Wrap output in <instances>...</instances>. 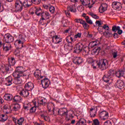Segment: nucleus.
I'll return each instance as SVG.
<instances>
[{"instance_id": "79ce46f5", "label": "nucleus", "mask_w": 125, "mask_h": 125, "mask_svg": "<svg viewBox=\"0 0 125 125\" xmlns=\"http://www.w3.org/2000/svg\"><path fill=\"white\" fill-rule=\"evenodd\" d=\"M88 14L90 15V16H91L93 18H94V19H98L99 18V17L97 16V15L91 12H89L88 13Z\"/></svg>"}, {"instance_id": "603ef678", "label": "nucleus", "mask_w": 125, "mask_h": 125, "mask_svg": "<svg viewBox=\"0 0 125 125\" xmlns=\"http://www.w3.org/2000/svg\"><path fill=\"white\" fill-rule=\"evenodd\" d=\"M23 108L25 110H30L31 108V105L30 104H28L27 105H24L23 106Z\"/></svg>"}, {"instance_id": "774afa93", "label": "nucleus", "mask_w": 125, "mask_h": 125, "mask_svg": "<svg viewBox=\"0 0 125 125\" xmlns=\"http://www.w3.org/2000/svg\"><path fill=\"white\" fill-rule=\"evenodd\" d=\"M80 24H82V25H83L84 24V23H85V21H84L83 20H80Z\"/></svg>"}, {"instance_id": "ea45409f", "label": "nucleus", "mask_w": 125, "mask_h": 125, "mask_svg": "<svg viewBox=\"0 0 125 125\" xmlns=\"http://www.w3.org/2000/svg\"><path fill=\"white\" fill-rule=\"evenodd\" d=\"M7 120V115H0V121L5 122Z\"/></svg>"}, {"instance_id": "a18cd8bd", "label": "nucleus", "mask_w": 125, "mask_h": 125, "mask_svg": "<svg viewBox=\"0 0 125 125\" xmlns=\"http://www.w3.org/2000/svg\"><path fill=\"white\" fill-rule=\"evenodd\" d=\"M35 13L38 16H40L42 14V9L41 8L36 9Z\"/></svg>"}, {"instance_id": "bb28decb", "label": "nucleus", "mask_w": 125, "mask_h": 125, "mask_svg": "<svg viewBox=\"0 0 125 125\" xmlns=\"http://www.w3.org/2000/svg\"><path fill=\"white\" fill-rule=\"evenodd\" d=\"M4 98L5 100L10 101V100H12V99L13 98V96H12V94H6L4 96Z\"/></svg>"}, {"instance_id": "4468645a", "label": "nucleus", "mask_w": 125, "mask_h": 125, "mask_svg": "<svg viewBox=\"0 0 125 125\" xmlns=\"http://www.w3.org/2000/svg\"><path fill=\"white\" fill-rule=\"evenodd\" d=\"M58 115L60 116H67L68 115V110L66 108H62L60 109H58Z\"/></svg>"}, {"instance_id": "20e7f679", "label": "nucleus", "mask_w": 125, "mask_h": 125, "mask_svg": "<svg viewBox=\"0 0 125 125\" xmlns=\"http://www.w3.org/2000/svg\"><path fill=\"white\" fill-rule=\"evenodd\" d=\"M106 64H107V60H101L97 63V66L99 67V68H100V69H101L102 71H104V70H106V69H107Z\"/></svg>"}, {"instance_id": "f8f14e48", "label": "nucleus", "mask_w": 125, "mask_h": 125, "mask_svg": "<svg viewBox=\"0 0 125 125\" xmlns=\"http://www.w3.org/2000/svg\"><path fill=\"white\" fill-rule=\"evenodd\" d=\"M109 113L106 111H103L99 113V117L102 118V120L105 121L109 118Z\"/></svg>"}, {"instance_id": "6e6552de", "label": "nucleus", "mask_w": 125, "mask_h": 125, "mask_svg": "<svg viewBox=\"0 0 125 125\" xmlns=\"http://www.w3.org/2000/svg\"><path fill=\"white\" fill-rule=\"evenodd\" d=\"M112 6L113 8L116 9V10H121L122 7V3L118 1L113 2L112 3Z\"/></svg>"}, {"instance_id": "4be33fe9", "label": "nucleus", "mask_w": 125, "mask_h": 125, "mask_svg": "<svg viewBox=\"0 0 125 125\" xmlns=\"http://www.w3.org/2000/svg\"><path fill=\"white\" fill-rule=\"evenodd\" d=\"M103 30H105V31H109V26H108L107 24H104L103 26H99L98 28V30L99 32H103Z\"/></svg>"}, {"instance_id": "7c9ffc66", "label": "nucleus", "mask_w": 125, "mask_h": 125, "mask_svg": "<svg viewBox=\"0 0 125 125\" xmlns=\"http://www.w3.org/2000/svg\"><path fill=\"white\" fill-rule=\"evenodd\" d=\"M85 123H86V121L85 119L81 118L77 122L76 125H86L84 124Z\"/></svg>"}, {"instance_id": "a878e982", "label": "nucleus", "mask_w": 125, "mask_h": 125, "mask_svg": "<svg viewBox=\"0 0 125 125\" xmlns=\"http://www.w3.org/2000/svg\"><path fill=\"white\" fill-rule=\"evenodd\" d=\"M9 64L11 66H14V65H15V63H16V62L15 61V59L13 57H11L8 59Z\"/></svg>"}, {"instance_id": "cd10ccee", "label": "nucleus", "mask_w": 125, "mask_h": 125, "mask_svg": "<svg viewBox=\"0 0 125 125\" xmlns=\"http://www.w3.org/2000/svg\"><path fill=\"white\" fill-rule=\"evenodd\" d=\"M99 43V41H93L89 43V47H94V46H96L98 45Z\"/></svg>"}, {"instance_id": "c85d7f7f", "label": "nucleus", "mask_w": 125, "mask_h": 125, "mask_svg": "<svg viewBox=\"0 0 125 125\" xmlns=\"http://www.w3.org/2000/svg\"><path fill=\"white\" fill-rule=\"evenodd\" d=\"M41 116L42 119H43V120H44V121L46 122H50V118H49V117L45 114V113L41 114Z\"/></svg>"}, {"instance_id": "6ab92c4d", "label": "nucleus", "mask_w": 125, "mask_h": 125, "mask_svg": "<svg viewBox=\"0 0 125 125\" xmlns=\"http://www.w3.org/2000/svg\"><path fill=\"white\" fill-rule=\"evenodd\" d=\"M20 94L23 97H28L29 96V94H30V92H29V90L25 89V90H22L20 92Z\"/></svg>"}, {"instance_id": "6e6d98bb", "label": "nucleus", "mask_w": 125, "mask_h": 125, "mask_svg": "<svg viewBox=\"0 0 125 125\" xmlns=\"http://www.w3.org/2000/svg\"><path fill=\"white\" fill-rule=\"evenodd\" d=\"M58 110H60L59 108H53V114H56L58 115Z\"/></svg>"}, {"instance_id": "680f3d73", "label": "nucleus", "mask_w": 125, "mask_h": 125, "mask_svg": "<svg viewBox=\"0 0 125 125\" xmlns=\"http://www.w3.org/2000/svg\"><path fill=\"white\" fill-rule=\"evenodd\" d=\"M51 45L52 47V48L55 49V48H58V45H57L55 43H52L51 44Z\"/></svg>"}, {"instance_id": "1a4fd4ad", "label": "nucleus", "mask_w": 125, "mask_h": 125, "mask_svg": "<svg viewBox=\"0 0 125 125\" xmlns=\"http://www.w3.org/2000/svg\"><path fill=\"white\" fill-rule=\"evenodd\" d=\"M41 83L43 88H47V87L49 86L50 81L48 79L45 78L42 80H41Z\"/></svg>"}, {"instance_id": "f3484780", "label": "nucleus", "mask_w": 125, "mask_h": 125, "mask_svg": "<svg viewBox=\"0 0 125 125\" xmlns=\"http://www.w3.org/2000/svg\"><path fill=\"white\" fill-rule=\"evenodd\" d=\"M3 112L5 113V114H10V113H11V106L9 104H6L3 107Z\"/></svg>"}, {"instance_id": "39448f33", "label": "nucleus", "mask_w": 125, "mask_h": 125, "mask_svg": "<svg viewBox=\"0 0 125 125\" xmlns=\"http://www.w3.org/2000/svg\"><path fill=\"white\" fill-rule=\"evenodd\" d=\"M14 41V38L10 34H6L4 36L3 42L7 43H10Z\"/></svg>"}, {"instance_id": "4d7b16f0", "label": "nucleus", "mask_w": 125, "mask_h": 125, "mask_svg": "<svg viewBox=\"0 0 125 125\" xmlns=\"http://www.w3.org/2000/svg\"><path fill=\"white\" fill-rule=\"evenodd\" d=\"M96 25L98 26V27H100L101 25H102V23H101V21H96Z\"/></svg>"}, {"instance_id": "f03ea898", "label": "nucleus", "mask_w": 125, "mask_h": 125, "mask_svg": "<svg viewBox=\"0 0 125 125\" xmlns=\"http://www.w3.org/2000/svg\"><path fill=\"white\" fill-rule=\"evenodd\" d=\"M114 75V70H110L107 72V74L104 75L103 77V81L104 83H107L109 84H111L113 83V79H111L112 77Z\"/></svg>"}, {"instance_id": "7ed1b4c3", "label": "nucleus", "mask_w": 125, "mask_h": 125, "mask_svg": "<svg viewBox=\"0 0 125 125\" xmlns=\"http://www.w3.org/2000/svg\"><path fill=\"white\" fill-rule=\"evenodd\" d=\"M13 76L15 78L13 82V83H15V84H20L22 83V78L24 76L22 75L21 73H20L15 70L13 73Z\"/></svg>"}, {"instance_id": "bf43d9fd", "label": "nucleus", "mask_w": 125, "mask_h": 125, "mask_svg": "<svg viewBox=\"0 0 125 125\" xmlns=\"http://www.w3.org/2000/svg\"><path fill=\"white\" fill-rule=\"evenodd\" d=\"M94 124L95 125H100V123L99 122V121L98 119H95L94 120Z\"/></svg>"}, {"instance_id": "338daca9", "label": "nucleus", "mask_w": 125, "mask_h": 125, "mask_svg": "<svg viewBox=\"0 0 125 125\" xmlns=\"http://www.w3.org/2000/svg\"><path fill=\"white\" fill-rule=\"evenodd\" d=\"M88 51H89L88 49H87V50L84 49L83 53H85L86 55H87V54H88Z\"/></svg>"}, {"instance_id": "49530a36", "label": "nucleus", "mask_w": 125, "mask_h": 125, "mask_svg": "<svg viewBox=\"0 0 125 125\" xmlns=\"http://www.w3.org/2000/svg\"><path fill=\"white\" fill-rule=\"evenodd\" d=\"M49 10L51 13H54L55 8L53 6H51L49 7Z\"/></svg>"}, {"instance_id": "412c9836", "label": "nucleus", "mask_w": 125, "mask_h": 125, "mask_svg": "<svg viewBox=\"0 0 125 125\" xmlns=\"http://www.w3.org/2000/svg\"><path fill=\"white\" fill-rule=\"evenodd\" d=\"M73 63L76 65H80L83 63V59L80 57H75L73 59Z\"/></svg>"}, {"instance_id": "5fc2aeb1", "label": "nucleus", "mask_w": 125, "mask_h": 125, "mask_svg": "<svg viewBox=\"0 0 125 125\" xmlns=\"http://www.w3.org/2000/svg\"><path fill=\"white\" fill-rule=\"evenodd\" d=\"M83 27L85 30H88V28H89V25H88L86 22H85L83 25Z\"/></svg>"}, {"instance_id": "f704fd0d", "label": "nucleus", "mask_w": 125, "mask_h": 125, "mask_svg": "<svg viewBox=\"0 0 125 125\" xmlns=\"http://www.w3.org/2000/svg\"><path fill=\"white\" fill-rule=\"evenodd\" d=\"M90 115L92 118L96 116V108H91L90 109Z\"/></svg>"}, {"instance_id": "a19ab883", "label": "nucleus", "mask_w": 125, "mask_h": 125, "mask_svg": "<svg viewBox=\"0 0 125 125\" xmlns=\"http://www.w3.org/2000/svg\"><path fill=\"white\" fill-rule=\"evenodd\" d=\"M112 55L113 56V58H114V59H116V58L119 56V55H118V51L113 50L112 51Z\"/></svg>"}, {"instance_id": "e433bc0d", "label": "nucleus", "mask_w": 125, "mask_h": 125, "mask_svg": "<svg viewBox=\"0 0 125 125\" xmlns=\"http://www.w3.org/2000/svg\"><path fill=\"white\" fill-rule=\"evenodd\" d=\"M37 103H34V106L30 107V113H35L36 112V110H37Z\"/></svg>"}, {"instance_id": "c03bdc74", "label": "nucleus", "mask_w": 125, "mask_h": 125, "mask_svg": "<svg viewBox=\"0 0 125 125\" xmlns=\"http://www.w3.org/2000/svg\"><path fill=\"white\" fill-rule=\"evenodd\" d=\"M120 29H121L120 26L114 25L112 26V32H115V33H116V32L118 31L119 30H120Z\"/></svg>"}, {"instance_id": "393cba45", "label": "nucleus", "mask_w": 125, "mask_h": 125, "mask_svg": "<svg viewBox=\"0 0 125 125\" xmlns=\"http://www.w3.org/2000/svg\"><path fill=\"white\" fill-rule=\"evenodd\" d=\"M67 9L71 11V12H73V13H76L77 12V9L75 8V5H68L67 6Z\"/></svg>"}, {"instance_id": "58836bf2", "label": "nucleus", "mask_w": 125, "mask_h": 125, "mask_svg": "<svg viewBox=\"0 0 125 125\" xmlns=\"http://www.w3.org/2000/svg\"><path fill=\"white\" fill-rule=\"evenodd\" d=\"M24 121H25L24 117H21L20 119L17 120V124L19 125H23V123H24Z\"/></svg>"}, {"instance_id": "c756f323", "label": "nucleus", "mask_w": 125, "mask_h": 125, "mask_svg": "<svg viewBox=\"0 0 125 125\" xmlns=\"http://www.w3.org/2000/svg\"><path fill=\"white\" fill-rule=\"evenodd\" d=\"M39 106H45L46 105V99H43L38 102Z\"/></svg>"}, {"instance_id": "5701e85b", "label": "nucleus", "mask_w": 125, "mask_h": 125, "mask_svg": "<svg viewBox=\"0 0 125 125\" xmlns=\"http://www.w3.org/2000/svg\"><path fill=\"white\" fill-rule=\"evenodd\" d=\"M15 70L23 75V77H25V75L23 74L25 72V69L23 68V66H18L16 68Z\"/></svg>"}, {"instance_id": "0e129e2a", "label": "nucleus", "mask_w": 125, "mask_h": 125, "mask_svg": "<svg viewBox=\"0 0 125 125\" xmlns=\"http://www.w3.org/2000/svg\"><path fill=\"white\" fill-rule=\"evenodd\" d=\"M50 36L52 37V39H53V36L54 37H55L56 36V33L55 32V31H52L50 33Z\"/></svg>"}, {"instance_id": "9b49d317", "label": "nucleus", "mask_w": 125, "mask_h": 125, "mask_svg": "<svg viewBox=\"0 0 125 125\" xmlns=\"http://www.w3.org/2000/svg\"><path fill=\"white\" fill-rule=\"evenodd\" d=\"M53 42L55 44L61 43L63 39L60 37V36H58L57 35H55V36H53L52 39Z\"/></svg>"}, {"instance_id": "ddd939ff", "label": "nucleus", "mask_w": 125, "mask_h": 125, "mask_svg": "<svg viewBox=\"0 0 125 125\" xmlns=\"http://www.w3.org/2000/svg\"><path fill=\"white\" fill-rule=\"evenodd\" d=\"M13 82H14V81H13L12 77L8 76L5 78V85H7V86H9L12 84V83H13Z\"/></svg>"}, {"instance_id": "864d4df0", "label": "nucleus", "mask_w": 125, "mask_h": 125, "mask_svg": "<svg viewBox=\"0 0 125 125\" xmlns=\"http://www.w3.org/2000/svg\"><path fill=\"white\" fill-rule=\"evenodd\" d=\"M82 37V33H78L77 34L75 35L74 36V38L75 39H80Z\"/></svg>"}, {"instance_id": "e2e57ef3", "label": "nucleus", "mask_w": 125, "mask_h": 125, "mask_svg": "<svg viewBox=\"0 0 125 125\" xmlns=\"http://www.w3.org/2000/svg\"><path fill=\"white\" fill-rule=\"evenodd\" d=\"M65 40H66V41H68V40H70L71 42H72L74 41L73 38H72L71 36H68V37H66Z\"/></svg>"}, {"instance_id": "8fccbe9b", "label": "nucleus", "mask_w": 125, "mask_h": 125, "mask_svg": "<svg viewBox=\"0 0 125 125\" xmlns=\"http://www.w3.org/2000/svg\"><path fill=\"white\" fill-rule=\"evenodd\" d=\"M10 68H11L10 65H9L8 64H6L4 66V69L6 71V72H8V71H9V70H10Z\"/></svg>"}, {"instance_id": "a211bd4d", "label": "nucleus", "mask_w": 125, "mask_h": 125, "mask_svg": "<svg viewBox=\"0 0 125 125\" xmlns=\"http://www.w3.org/2000/svg\"><path fill=\"white\" fill-rule=\"evenodd\" d=\"M49 16H50V15L49 14V13L47 12L42 13L41 14L42 18L41 19L40 21L45 20V19H49Z\"/></svg>"}, {"instance_id": "052dcab7", "label": "nucleus", "mask_w": 125, "mask_h": 125, "mask_svg": "<svg viewBox=\"0 0 125 125\" xmlns=\"http://www.w3.org/2000/svg\"><path fill=\"white\" fill-rule=\"evenodd\" d=\"M104 125H112V123L110 121H105Z\"/></svg>"}, {"instance_id": "13d9d810", "label": "nucleus", "mask_w": 125, "mask_h": 125, "mask_svg": "<svg viewBox=\"0 0 125 125\" xmlns=\"http://www.w3.org/2000/svg\"><path fill=\"white\" fill-rule=\"evenodd\" d=\"M65 13L67 17H70V16H71L70 11H69L68 9L65 11Z\"/></svg>"}, {"instance_id": "c9c22d12", "label": "nucleus", "mask_w": 125, "mask_h": 125, "mask_svg": "<svg viewBox=\"0 0 125 125\" xmlns=\"http://www.w3.org/2000/svg\"><path fill=\"white\" fill-rule=\"evenodd\" d=\"M29 2H30V3H29ZM22 5L25 7V8L30 7V6H31L32 5V3L30 1L28 2L27 0H24L23 2Z\"/></svg>"}, {"instance_id": "2eb2a0df", "label": "nucleus", "mask_w": 125, "mask_h": 125, "mask_svg": "<svg viewBox=\"0 0 125 125\" xmlns=\"http://www.w3.org/2000/svg\"><path fill=\"white\" fill-rule=\"evenodd\" d=\"M24 87L26 90L31 91V90L34 89V83H32V82H28L25 84Z\"/></svg>"}, {"instance_id": "473e14b6", "label": "nucleus", "mask_w": 125, "mask_h": 125, "mask_svg": "<svg viewBox=\"0 0 125 125\" xmlns=\"http://www.w3.org/2000/svg\"><path fill=\"white\" fill-rule=\"evenodd\" d=\"M107 31H105L104 32V36L107 38H111V37H113V34L112 33V32L110 31L109 29Z\"/></svg>"}, {"instance_id": "f257e3e1", "label": "nucleus", "mask_w": 125, "mask_h": 125, "mask_svg": "<svg viewBox=\"0 0 125 125\" xmlns=\"http://www.w3.org/2000/svg\"><path fill=\"white\" fill-rule=\"evenodd\" d=\"M26 42L25 37L22 35H20L18 39L15 42L16 47H17L18 49H22L24 46V42Z\"/></svg>"}, {"instance_id": "0eeeda50", "label": "nucleus", "mask_w": 125, "mask_h": 125, "mask_svg": "<svg viewBox=\"0 0 125 125\" xmlns=\"http://www.w3.org/2000/svg\"><path fill=\"white\" fill-rule=\"evenodd\" d=\"M15 6L17 11H22V9H23V3L20 0L16 1Z\"/></svg>"}, {"instance_id": "b1692460", "label": "nucleus", "mask_w": 125, "mask_h": 125, "mask_svg": "<svg viewBox=\"0 0 125 125\" xmlns=\"http://www.w3.org/2000/svg\"><path fill=\"white\" fill-rule=\"evenodd\" d=\"M11 48V44L10 43H8L7 45H5V43H3V50L4 51H5V52H7V51H9L10 49Z\"/></svg>"}, {"instance_id": "aec40b11", "label": "nucleus", "mask_w": 125, "mask_h": 125, "mask_svg": "<svg viewBox=\"0 0 125 125\" xmlns=\"http://www.w3.org/2000/svg\"><path fill=\"white\" fill-rule=\"evenodd\" d=\"M11 108H12V111H14L15 112H16L20 110V108H21V106H20V104H15L11 105Z\"/></svg>"}, {"instance_id": "09e8293b", "label": "nucleus", "mask_w": 125, "mask_h": 125, "mask_svg": "<svg viewBox=\"0 0 125 125\" xmlns=\"http://www.w3.org/2000/svg\"><path fill=\"white\" fill-rule=\"evenodd\" d=\"M100 50V48H95V49H93L92 50V52L95 54L96 53L97 54H98V53H99Z\"/></svg>"}, {"instance_id": "4c0bfd02", "label": "nucleus", "mask_w": 125, "mask_h": 125, "mask_svg": "<svg viewBox=\"0 0 125 125\" xmlns=\"http://www.w3.org/2000/svg\"><path fill=\"white\" fill-rule=\"evenodd\" d=\"M14 102H21L22 101V98L20 96L17 95L14 97Z\"/></svg>"}, {"instance_id": "37998d69", "label": "nucleus", "mask_w": 125, "mask_h": 125, "mask_svg": "<svg viewBox=\"0 0 125 125\" xmlns=\"http://www.w3.org/2000/svg\"><path fill=\"white\" fill-rule=\"evenodd\" d=\"M64 49L66 51H71L73 49V47L71 46L65 45L64 46Z\"/></svg>"}, {"instance_id": "9d476101", "label": "nucleus", "mask_w": 125, "mask_h": 125, "mask_svg": "<svg viewBox=\"0 0 125 125\" xmlns=\"http://www.w3.org/2000/svg\"><path fill=\"white\" fill-rule=\"evenodd\" d=\"M107 9H108V4L106 3H103L99 8V11L100 13H103Z\"/></svg>"}, {"instance_id": "de8ad7c7", "label": "nucleus", "mask_w": 125, "mask_h": 125, "mask_svg": "<svg viewBox=\"0 0 125 125\" xmlns=\"http://www.w3.org/2000/svg\"><path fill=\"white\" fill-rule=\"evenodd\" d=\"M42 0H31V2L34 4H40Z\"/></svg>"}, {"instance_id": "dca6fc26", "label": "nucleus", "mask_w": 125, "mask_h": 125, "mask_svg": "<svg viewBox=\"0 0 125 125\" xmlns=\"http://www.w3.org/2000/svg\"><path fill=\"white\" fill-rule=\"evenodd\" d=\"M115 86L120 89H122V88L125 87V83H124V81L122 80L117 81L115 83Z\"/></svg>"}, {"instance_id": "2f4dec72", "label": "nucleus", "mask_w": 125, "mask_h": 125, "mask_svg": "<svg viewBox=\"0 0 125 125\" xmlns=\"http://www.w3.org/2000/svg\"><path fill=\"white\" fill-rule=\"evenodd\" d=\"M124 75H125V72L123 70H119L116 73L117 78H122V77H124Z\"/></svg>"}, {"instance_id": "423d86ee", "label": "nucleus", "mask_w": 125, "mask_h": 125, "mask_svg": "<svg viewBox=\"0 0 125 125\" xmlns=\"http://www.w3.org/2000/svg\"><path fill=\"white\" fill-rule=\"evenodd\" d=\"M83 45L82 43H78L77 44L74 48V53H80L83 50Z\"/></svg>"}, {"instance_id": "69168bd1", "label": "nucleus", "mask_w": 125, "mask_h": 125, "mask_svg": "<svg viewBox=\"0 0 125 125\" xmlns=\"http://www.w3.org/2000/svg\"><path fill=\"white\" fill-rule=\"evenodd\" d=\"M2 11H3V7H2V5L0 2V12H2Z\"/></svg>"}, {"instance_id": "3c124183", "label": "nucleus", "mask_w": 125, "mask_h": 125, "mask_svg": "<svg viewBox=\"0 0 125 125\" xmlns=\"http://www.w3.org/2000/svg\"><path fill=\"white\" fill-rule=\"evenodd\" d=\"M34 75L36 77V78H38L37 80H40V79H42V76H40V73H37V72H35L34 73Z\"/></svg>"}, {"instance_id": "72a5a7b5", "label": "nucleus", "mask_w": 125, "mask_h": 125, "mask_svg": "<svg viewBox=\"0 0 125 125\" xmlns=\"http://www.w3.org/2000/svg\"><path fill=\"white\" fill-rule=\"evenodd\" d=\"M81 3L84 6H87L90 4V0H80Z\"/></svg>"}]
</instances>
